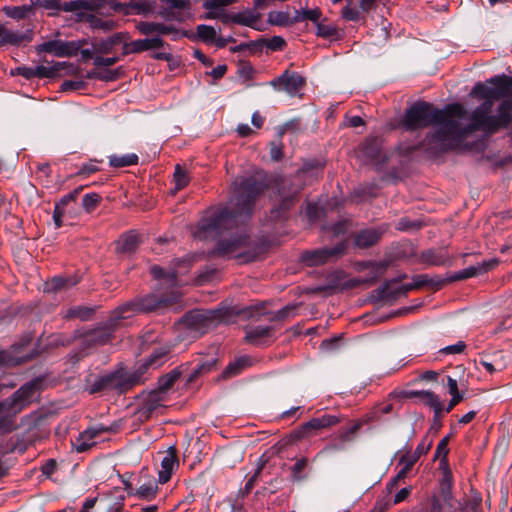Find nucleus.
<instances>
[{
    "instance_id": "58836bf2",
    "label": "nucleus",
    "mask_w": 512,
    "mask_h": 512,
    "mask_svg": "<svg viewBox=\"0 0 512 512\" xmlns=\"http://www.w3.org/2000/svg\"><path fill=\"white\" fill-rule=\"evenodd\" d=\"M109 165L113 168H122L138 164L139 157L135 153L125 155L112 154L108 156Z\"/></svg>"
},
{
    "instance_id": "6e6552de",
    "label": "nucleus",
    "mask_w": 512,
    "mask_h": 512,
    "mask_svg": "<svg viewBox=\"0 0 512 512\" xmlns=\"http://www.w3.org/2000/svg\"><path fill=\"white\" fill-rule=\"evenodd\" d=\"M120 320L121 319H115L114 310L111 318L104 325L75 335V338L81 340L79 352L81 357L89 355L90 350L109 343L114 337L113 333Z\"/></svg>"
},
{
    "instance_id": "e2e57ef3",
    "label": "nucleus",
    "mask_w": 512,
    "mask_h": 512,
    "mask_svg": "<svg viewBox=\"0 0 512 512\" xmlns=\"http://www.w3.org/2000/svg\"><path fill=\"white\" fill-rule=\"evenodd\" d=\"M150 272L158 280L165 279L169 282H174L177 279V272L175 270L168 271L157 265L152 266Z\"/></svg>"
},
{
    "instance_id": "bb28decb",
    "label": "nucleus",
    "mask_w": 512,
    "mask_h": 512,
    "mask_svg": "<svg viewBox=\"0 0 512 512\" xmlns=\"http://www.w3.org/2000/svg\"><path fill=\"white\" fill-rule=\"evenodd\" d=\"M383 230L367 228L360 230L355 236V244L359 248H369L375 245L382 237Z\"/></svg>"
},
{
    "instance_id": "5701e85b",
    "label": "nucleus",
    "mask_w": 512,
    "mask_h": 512,
    "mask_svg": "<svg viewBox=\"0 0 512 512\" xmlns=\"http://www.w3.org/2000/svg\"><path fill=\"white\" fill-rule=\"evenodd\" d=\"M97 437L99 436L95 427H88L72 441V447L78 453L86 452L96 445Z\"/></svg>"
},
{
    "instance_id": "09e8293b",
    "label": "nucleus",
    "mask_w": 512,
    "mask_h": 512,
    "mask_svg": "<svg viewBox=\"0 0 512 512\" xmlns=\"http://www.w3.org/2000/svg\"><path fill=\"white\" fill-rule=\"evenodd\" d=\"M454 501L444 502L436 495L432 496L427 512H456Z\"/></svg>"
},
{
    "instance_id": "e433bc0d",
    "label": "nucleus",
    "mask_w": 512,
    "mask_h": 512,
    "mask_svg": "<svg viewBox=\"0 0 512 512\" xmlns=\"http://www.w3.org/2000/svg\"><path fill=\"white\" fill-rule=\"evenodd\" d=\"M181 376V371L179 368H174L169 373L162 375L158 379V387L155 389L157 392L165 396L168 390H170L176 380Z\"/></svg>"
},
{
    "instance_id": "c9c22d12",
    "label": "nucleus",
    "mask_w": 512,
    "mask_h": 512,
    "mask_svg": "<svg viewBox=\"0 0 512 512\" xmlns=\"http://www.w3.org/2000/svg\"><path fill=\"white\" fill-rule=\"evenodd\" d=\"M37 54L50 53L56 57L63 58L66 52L63 50V40H49L39 44L35 48Z\"/></svg>"
},
{
    "instance_id": "412c9836",
    "label": "nucleus",
    "mask_w": 512,
    "mask_h": 512,
    "mask_svg": "<svg viewBox=\"0 0 512 512\" xmlns=\"http://www.w3.org/2000/svg\"><path fill=\"white\" fill-rule=\"evenodd\" d=\"M141 244V239L135 230L123 233L115 242V252L122 255L134 254Z\"/></svg>"
},
{
    "instance_id": "69168bd1",
    "label": "nucleus",
    "mask_w": 512,
    "mask_h": 512,
    "mask_svg": "<svg viewBox=\"0 0 512 512\" xmlns=\"http://www.w3.org/2000/svg\"><path fill=\"white\" fill-rule=\"evenodd\" d=\"M362 422H355L351 427L342 430L339 434V440L346 444L347 442H352L355 439V435L362 427Z\"/></svg>"
},
{
    "instance_id": "4be33fe9",
    "label": "nucleus",
    "mask_w": 512,
    "mask_h": 512,
    "mask_svg": "<svg viewBox=\"0 0 512 512\" xmlns=\"http://www.w3.org/2000/svg\"><path fill=\"white\" fill-rule=\"evenodd\" d=\"M179 466L178 451L176 447H170L161 460V470L158 474V481L165 484L171 479L172 473Z\"/></svg>"
},
{
    "instance_id": "79ce46f5",
    "label": "nucleus",
    "mask_w": 512,
    "mask_h": 512,
    "mask_svg": "<svg viewBox=\"0 0 512 512\" xmlns=\"http://www.w3.org/2000/svg\"><path fill=\"white\" fill-rule=\"evenodd\" d=\"M420 258L423 263L435 266L446 265L448 262L447 257L441 251L435 249L422 251Z\"/></svg>"
},
{
    "instance_id": "f704fd0d",
    "label": "nucleus",
    "mask_w": 512,
    "mask_h": 512,
    "mask_svg": "<svg viewBox=\"0 0 512 512\" xmlns=\"http://www.w3.org/2000/svg\"><path fill=\"white\" fill-rule=\"evenodd\" d=\"M78 20H86L90 22L91 26L94 29H100L103 31H111L115 28L116 23L113 20H104L102 18H98L92 14H87L86 12H81L77 14Z\"/></svg>"
},
{
    "instance_id": "9b49d317",
    "label": "nucleus",
    "mask_w": 512,
    "mask_h": 512,
    "mask_svg": "<svg viewBox=\"0 0 512 512\" xmlns=\"http://www.w3.org/2000/svg\"><path fill=\"white\" fill-rule=\"evenodd\" d=\"M85 390L89 394H97L105 391L115 390L118 394H123L121 384V370H115L102 376L89 374L86 379Z\"/></svg>"
},
{
    "instance_id": "a878e982",
    "label": "nucleus",
    "mask_w": 512,
    "mask_h": 512,
    "mask_svg": "<svg viewBox=\"0 0 512 512\" xmlns=\"http://www.w3.org/2000/svg\"><path fill=\"white\" fill-rule=\"evenodd\" d=\"M126 39V34L119 32L115 33L112 36L101 39L99 41H94L91 43L93 50L98 54H110L114 50V47L124 42Z\"/></svg>"
},
{
    "instance_id": "603ef678",
    "label": "nucleus",
    "mask_w": 512,
    "mask_h": 512,
    "mask_svg": "<svg viewBox=\"0 0 512 512\" xmlns=\"http://www.w3.org/2000/svg\"><path fill=\"white\" fill-rule=\"evenodd\" d=\"M196 40H201L204 43H215L217 38L216 30L209 25L200 24L196 27Z\"/></svg>"
},
{
    "instance_id": "c85d7f7f",
    "label": "nucleus",
    "mask_w": 512,
    "mask_h": 512,
    "mask_svg": "<svg viewBox=\"0 0 512 512\" xmlns=\"http://www.w3.org/2000/svg\"><path fill=\"white\" fill-rule=\"evenodd\" d=\"M431 445L432 442H429L427 446H425L424 442H421L417 445L413 453L407 452L406 454L402 455L399 459V464L403 466L401 469L409 474L421 455L427 453Z\"/></svg>"
},
{
    "instance_id": "423d86ee",
    "label": "nucleus",
    "mask_w": 512,
    "mask_h": 512,
    "mask_svg": "<svg viewBox=\"0 0 512 512\" xmlns=\"http://www.w3.org/2000/svg\"><path fill=\"white\" fill-rule=\"evenodd\" d=\"M174 303L175 300L172 297L158 296L154 293L137 296L115 309V319H126L132 314L160 311Z\"/></svg>"
},
{
    "instance_id": "9d476101",
    "label": "nucleus",
    "mask_w": 512,
    "mask_h": 512,
    "mask_svg": "<svg viewBox=\"0 0 512 512\" xmlns=\"http://www.w3.org/2000/svg\"><path fill=\"white\" fill-rule=\"evenodd\" d=\"M347 249V242L340 241L333 247H323L315 250H307L302 253V261L310 267L324 265L333 262L343 256Z\"/></svg>"
},
{
    "instance_id": "c03bdc74",
    "label": "nucleus",
    "mask_w": 512,
    "mask_h": 512,
    "mask_svg": "<svg viewBox=\"0 0 512 512\" xmlns=\"http://www.w3.org/2000/svg\"><path fill=\"white\" fill-rule=\"evenodd\" d=\"M157 492V482L155 480H150L149 482L142 484L138 489H136L133 495L139 499L151 501L156 497Z\"/></svg>"
},
{
    "instance_id": "37998d69",
    "label": "nucleus",
    "mask_w": 512,
    "mask_h": 512,
    "mask_svg": "<svg viewBox=\"0 0 512 512\" xmlns=\"http://www.w3.org/2000/svg\"><path fill=\"white\" fill-rule=\"evenodd\" d=\"M249 365L247 357H240L233 362H230L222 372L223 379H229L239 375L242 370Z\"/></svg>"
},
{
    "instance_id": "f8f14e48",
    "label": "nucleus",
    "mask_w": 512,
    "mask_h": 512,
    "mask_svg": "<svg viewBox=\"0 0 512 512\" xmlns=\"http://www.w3.org/2000/svg\"><path fill=\"white\" fill-rule=\"evenodd\" d=\"M361 151L366 160L378 171L385 168L392 155L383 149L382 140L379 137L367 138L362 144Z\"/></svg>"
},
{
    "instance_id": "338daca9",
    "label": "nucleus",
    "mask_w": 512,
    "mask_h": 512,
    "mask_svg": "<svg viewBox=\"0 0 512 512\" xmlns=\"http://www.w3.org/2000/svg\"><path fill=\"white\" fill-rule=\"evenodd\" d=\"M265 466V461H263L255 470L254 474L248 479L243 489L239 491V495L244 498L247 496L251 490L253 489L259 475L261 474L263 468Z\"/></svg>"
},
{
    "instance_id": "393cba45",
    "label": "nucleus",
    "mask_w": 512,
    "mask_h": 512,
    "mask_svg": "<svg viewBox=\"0 0 512 512\" xmlns=\"http://www.w3.org/2000/svg\"><path fill=\"white\" fill-rule=\"evenodd\" d=\"M3 33L0 36V47L5 45H20L22 42H30L33 38L32 30L25 32H14L2 25Z\"/></svg>"
},
{
    "instance_id": "aec40b11",
    "label": "nucleus",
    "mask_w": 512,
    "mask_h": 512,
    "mask_svg": "<svg viewBox=\"0 0 512 512\" xmlns=\"http://www.w3.org/2000/svg\"><path fill=\"white\" fill-rule=\"evenodd\" d=\"M274 326H254L246 330L245 340L255 346H269L276 339Z\"/></svg>"
},
{
    "instance_id": "f3484780",
    "label": "nucleus",
    "mask_w": 512,
    "mask_h": 512,
    "mask_svg": "<svg viewBox=\"0 0 512 512\" xmlns=\"http://www.w3.org/2000/svg\"><path fill=\"white\" fill-rule=\"evenodd\" d=\"M169 46L161 37L153 36L144 39L133 40L129 43L124 42L122 56L128 54H139L148 50L161 49Z\"/></svg>"
},
{
    "instance_id": "3c124183",
    "label": "nucleus",
    "mask_w": 512,
    "mask_h": 512,
    "mask_svg": "<svg viewBox=\"0 0 512 512\" xmlns=\"http://www.w3.org/2000/svg\"><path fill=\"white\" fill-rule=\"evenodd\" d=\"M267 21L274 26L288 27L292 25L290 14L284 11L269 12Z\"/></svg>"
},
{
    "instance_id": "dca6fc26",
    "label": "nucleus",
    "mask_w": 512,
    "mask_h": 512,
    "mask_svg": "<svg viewBox=\"0 0 512 512\" xmlns=\"http://www.w3.org/2000/svg\"><path fill=\"white\" fill-rule=\"evenodd\" d=\"M414 287V281L400 285L396 288L391 287V281H385L379 288L375 289L371 293V298L376 302L383 301H395L402 296H406L408 292L416 290Z\"/></svg>"
},
{
    "instance_id": "49530a36",
    "label": "nucleus",
    "mask_w": 512,
    "mask_h": 512,
    "mask_svg": "<svg viewBox=\"0 0 512 512\" xmlns=\"http://www.w3.org/2000/svg\"><path fill=\"white\" fill-rule=\"evenodd\" d=\"M121 370V384H122V391L123 394L128 392L130 389H132L134 386L142 384L145 382L146 378L139 376L136 372H130L126 373L123 369Z\"/></svg>"
},
{
    "instance_id": "7c9ffc66",
    "label": "nucleus",
    "mask_w": 512,
    "mask_h": 512,
    "mask_svg": "<svg viewBox=\"0 0 512 512\" xmlns=\"http://www.w3.org/2000/svg\"><path fill=\"white\" fill-rule=\"evenodd\" d=\"M217 364L218 358L216 356L201 358L199 362L196 364L195 368L190 373V375L188 376L187 382H194L200 376L215 370L217 368Z\"/></svg>"
},
{
    "instance_id": "ea45409f",
    "label": "nucleus",
    "mask_w": 512,
    "mask_h": 512,
    "mask_svg": "<svg viewBox=\"0 0 512 512\" xmlns=\"http://www.w3.org/2000/svg\"><path fill=\"white\" fill-rule=\"evenodd\" d=\"M388 264L386 262H377L371 264V270L359 282L366 285L375 284L386 272Z\"/></svg>"
},
{
    "instance_id": "20e7f679",
    "label": "nucleus",
    "mask_w": 512,
    "mask_h": 512,
    "mask_svg": "<svg viewBox=\"0 0 512 512\" xmlns=\"http://www.w3.org/2000/svg\"><path fill=\"white\" fill-rule=\"evenodd\" d=\"M460 107L447 104L443 108H438L426 101H417L406 109L402 118V126L406 131H416L429 126L435 128L444 125L447 112H456Z\"/></svg>"
},
{
    "instance_id": "4c0bfd02",
    "label": "nucleus",
    "mask_w": 512,
    "mask_h": 512,
    "mask_svg": "<svg viewBox=\"0 0 512 512\" xmlns=\"http://www.w3.org/2000/svg\"><path fill=\"white\" fill-rule=\"evenodd\" d=\"M2 11L7 17L16 20H22L28 18L34 13L33 5H21V6H4Z\"/></svg>"
},
{
    "instance_id": "0eeeda50",
    "label": "nucleus",
    "mask_w": 512,
    "mask_h": 512,
    "mask_svg": "<svg viewBox=\"0 0 512 512\" xmlns=\"http://www.w3.org/2000/svg\"><path fill=\"white\" fill-rule=\"evenodd\" d=\"M301 188L288 180H280L276 183V196L278 203L273 206L269 213V220L283 222L289 218L290 210L299 200Z\"/></svg>"
},
{
    "instance_id": "a211bd4d",
    "label": "nucleus",
    "mask_w": 512,
    "mask_h": 512,
    "mask_svg": "<svg viewBox=\"0 0 512 512\" xmlns=\"http://www.w3.org/2000/svg\"><path fill=\"white\" fill-rule=\"evenodd\" d=\"M498 265L497 259H490L488 261H482L480 263H477L476 265H472L468 268H465L463 270L454 272L450 274L446 279L447 283L457 282L466 280L472 277H476L479 275H482L484 273H487L488 271L494 269Z\"/></svg>"
},
{
    "instance_id": "052dcab7",
    "label": "nucleus",
    "mask_w": 512,
    "mask_h": 512,
    "mask_svg": "<svg viewBox=\"0 0 512 512\" xmlns=\"http://www.w3.org/2000/svg\"><path fill=\"white\" fill-rule=\"evenodd\" d=\"M341 16L346 21L358 22L361 20H365V17L360 11V9L351 6V3L342 8Z\"/></svg>"
},
{
    "instance_id": "4468645a",
    "label": "nucleus",
    "mask_w": 512,
    "mask_h": 512,
    "mask_svg": "<svg viewBox=\"0 0 512 512\" xmlns=\"http://www.w3.org/2000/svg\"><path fill=\"white\" fill-rule=\"evenodd\" d=\"M340 419L336 415L323 414L319 417H314L308 422L301 425L300 428L294 430L291 436L295 440H301L304 438L316 435L318 431L331 427L339 423Z\"/></svg>"
},
{
    "instance_id": "1a4fd4ad",
    "label": "nucleus",
    "mask_w": 512,
    "mask_h": 512,
    "mask_svg": "<svg viewBox=\"0 0 512 512\" xmlns=\"http://www.w3.org/2000/svg\"><path fill=\"white\" fill-rule=\"evenodd\" d=\"M226 318V313L223 309L211 310H192L183 315L181 324L188 330L203 335L209 329L216 326L217 323L222 322Z\"/></svg>"
},
{
    "instance_id": "a19ab883",
    "label": "nucleus",
    "mask_w": 512,
    "mask_h": 512,
    "mask_svg": "<svg viewBox=\"0 0 512 512\" xmlns=\"http://www.w3.org/2000/svg\"><path fill=\"white\" fill-rule=\"evenodd\" d=\"M259 18V14H254L252 11L247 10L241 13L233 14L230 19L235 24L248 26L253 29L260 30V28L256 27V21Z\"/></svg>"
},
{
    "instance_id": "4d7b16f0",
    "label": "nucleus",
    "mask_w": 512,
    "mask_h": 512,
    "mask_svg": "<svg viewBox=\"0 0 512 512\" xmlns=\"http://www.w3.org/2000/svg\"><path fill=\"white\" fill-rule=\"evenodd\" d=\"M174 181H175L174 193L185 188L190 182V178L187 175L186 170L183 169L180 164H177L175 166Z\"/></svg>"
},
{
    "instance_id": "6ab92c4d",
    "label": "nucleus",
    "mask_w": 512,
    "mask_h": 512,
    "mask_svg": "<svg viewBox=\"0 0 512 512\" xmlns=\"http://www.w3.org/2000/svg\"><path fill=\"white\" fill-rule=\"evenodd\" d=\"M165 401V396L157 392L156 390H151L144 397L140 407L136 411V416L139 421L146 422L153 416L154 412L163 407V402Z\"/></svg>"
},
{
    "instance_id": "6e6d98bb",
    "label": "nucleus",
    "mask_w": 512,
    "mask_h": 512,
    "mask_svg": "<svg viewBox=\"0 0 512 512\" xmlns=\"http://www.w3.org/2000/svg\"><path fill=\"white\" fill-rule=\"evenodd\" d=\"M157 15L164 19L165 22H177L182 23L185 21V15L183 10H170L159 8Z\"/></svg>"
},
{
    "instance_id": "864d4df0",
    "label": "nucleus",
    "mask_w": 512,
    "mask_h": 512,
    "mask_svg": "<svg viewBox=\"0 0 512 512\" xmlns=\"http://www.w3.org/2000/svg\"><path fill=\"white\" fill-rule=\"evenodd\" d=\"M65 12H85L91 10V2L88 0H72L69 2H61V9Z\"/></svg>"
},
{
    "instance_id": "b1692460",
    "label": "nucleus",
    "mask_w": 512,
    "mask_h": 512,
    "mask_svg": "<svg viewBox=\"0 0 512 512\" xmlns=\"http://www.w3.org/2000/svg\"><path fill=\"white\" fill-rule=\"evenodd\" d=\"M170 25L171 24L161 22L140 21L136 23L135 27L142 35L161 37V35H168L170 31H173Z\"/></svg>"
},
{
    "instance_id": "2eb2a0df",
    "label": "nucleus",
    "mask_w": 512,
    "mask_h": 512,
    "mask_svg": "<svg viewBox=\"0 0 512 512\" xmlns=\"http://www.w3.org/2000/svg\"><path fill=\"white\" fill-rule=\"evenodd\" d=\"M297 309L296 304H289L285 307L281 308L276 312H266L264 311V303H259L256 305H250L242 310L241 313L245 314L249 318H253L261 315H269V321L271 322H281L285 321L289 317L295 316V311Z\"/></svg>"
},
{
    "instance_id": "5fc2aeb1",
    "label": "nucleus",
    "mask_w": 512,
    "mask_h": 512,
    "mask_svg": "<svg viewBox=\"0 0 512 512\" xmlns=\"http://www.w3.org/2000/svg\"><path fill=\"white\" fill-rule=\"evenodd\" d=\"M449 439H450V436H446V437L442 438L436 447L435 458L440 459L439 468L449 467L448 458H447L448 453H449V449H448Z\"/></svg>"
},
{
    "instance_id": "bf43d9fd",
    "label": "nucleus",
    "mask_w": 512,
    "mask_h": 512,
    "mask_svg": "<svg viewBox=\"0 0 512 512\" xmlns=\"http://www.w3.org/2000/svg\"><path fill=\"white\" fill-rule=\"evenodd\" d=\"M91 2V10H101L106 7L111 8L114 11H121L124 8V4L117 2L116 0H88Z\"/></svg>"
},
{
    "instance_id": "de8ad7c7",
    "label": "nucleus",
    "mask_w": 512,
    "mask_h": 512,
    "mask_svg": "<svg viewBox=\"0 0 512 512\" xmlns=\"http://www.w3.org/2000/svg\"><path fill=\"white\" fill-rule=\"evenodd\" d=\"M169 353V346H157L153 349V351L151 352L148 359H146V361H148V364H150L153 368H158L165 362V359Z\"/></svg>"
},
{
    "instance_id": "cd10ccee",
    "label": "nucleus",
    "mask_w": 512,
    "mask_h": 512,
    "mask_svg": "<svg viewBox=\"0 0 512 512\" xmlns=\"http://www.w3.org/2000/svg\"><path fill=\"white\" fill-rule=\"evenodd\" d=\"M78 283V279L73 277L55 276L44 284V292L58 293L66 291Z\"/></svg>"
},
{
    "instance_id": "473e14b6",
    "label": "nucleus",
    "mask_w": 512,
    "mask_h": 512,
    "mask_svg": "<svg viewBox=\"0 0 512 512\" xmlns=\"http://www.w3.org/2000/svg\"><path fill=\"white\" fill-rule=\"evenodd\" d=\"M412 394L421 398L425 405L433 408L435 412V419L441 418L443 413V406L439 397L432 391H413Z\"/></svg>"
},
{
    "instance_id": "39448f33",
    "label": "nucleus",
    "mask_w": 512,
    "mask_h": 512,
    "mask_svg": "<svg viewBox=\"0 0 512 512\" xmlns=\"http://www.w3.org/2000/svg\"><path fill=\"white\" fill-rule=\"evenodd\" d=\"M41 387V380L34 379L22 385L10 397L0 401V430L11 432L14 429L13 418L25 409Z\"/></svg>"
},
{
    "instance_id": "f257e3e1",
    "label": "nucleus",
    "mask_w": 512,
    "mask_h": 512,
    "mask_svg": "<svg viewBox=\"0 0 512 512\" xmlns=\"http://www.w3.org/2000/svg\"><path fill=\"white\" fill-rule=\"evenodd\" d=\"M235 185L229 206L208 209L196 225L194 236L197 239L217 241L207 251L209 259L224 258L251 245V238L244 230H234L251 218L255 202L268 188V183L265 177L252 175L243 177Z\"/></svg>"
},
{
    "instance_id": "f03ea898",
    "label": "nucleus",
    "mask_w": 512,
    "mask_h": 512,
    "mask_svg": "<svg viewBox=\"0 0 512 512\" xmlns=\"http://www.w3.org/2000/svg\"><path fill=\"white\" fill-rule=\"evenodd\" d=\"M460 107L455 113L447 112L444 125L430 130L425 137L417 144L415 149L422 150L429 157H440L449 152H463L471 150L472 146L466 142L467 138L475 132L482 131L485 135L491 136L497 132L491 131L481 116L476 113L470 114V123L463 126L460 119L466 115V110L459 103H452Z\"/></svg>"
},
{
    "instance_id": "8fccbe9b",
    "label": "nucleus",
    "mask_w": 512,
    "mask_h": 512,
    "mask_svg": "<svg viewBox=\"0 0 512 512\" xmlns=\"http://www.w3.org/2000/svg\"><path fill=\"white\" fill-rule=\"evenodd\" d=\"M95 309L87 306H75L69 308L66 312L65 317L67 319L78 318L82 321H88L94 314Z\"/></svg>"
},
{
    "instance_id": "c756f323",
    "label": "nucleus",
    "mask_w": 512,
    "mask_h": 512,
    "mask_svg": "<svg viewBox=\"0 0 512 512\" xmlns=\"http://www.w3.org/2000/svg\"><path fill=\"white\" fill-rule=\"evenodd\" d=\"M441 470V478L439 479V498H442L444 502L454 501L452 494L453 487V475L449 467L439 468Z\"/></svg>"
},
{
    "instance_id": "680f3d73",
    "label": "nucleus",
    "mask_w": 512,
    "mask_h": 512,
    "mask_svg": "<svg viewBox=\"0 0 512 512\" xmlns=\"http://www.w3.org/2000/svg\"><path fill=\"white\" fill-rule=\"evenodd\" d=\"M101 200L100 194L96 192L87 193L82 198V207L86 212L90 213L97 208Z\"/></svg>"
},
{
    "instance_id": "ddd939ff",
    "label": "nucleus",
    "mask_w": 512,
    "mask_h": 512,
    "mask_svg": "<svg viewBox=\"0 0 512 512\" xmlns=\"http://www.w3.org/2000/svg\"><path fill=\"white\" fill-rule=\"evenodd\" d=\"M306 81L298 72L285 70L280 76L275 77L269 85L277 92H285L294 97L305 85Z\"/></svg>"
},
{
    "instance_id": "7ed1b4c3",
    "label": "nucleus",
    "mask_w": 512,
    "mask_h": 512,
    "mask_svg": "<svg viewBox=\"0 0 512 512\" xmlns=\"http://www.w3.org/2000/svg\"><path fill=\"white\" fill-rule=\"evenodd\" d=\"M470 94L485 99L472 114L478 113L491 131L499 132L509 127L512 123V76L495 75L486 83L478 82Z\"/></svg>"
},
{
    "instance_id": "774afa93",
    "label": "nucleus",
    "mask_w": 512,
    "mask_h": 512,
    "mask_svg": "<svg viewBox=\"0 0 512 512\" xmlns=\"http://www.w3.org/2000/svg\"><path fill=\"white\" fill-rule=\"evenodd\" d=\"M469 511L472 512H483L482 510V496L476 490H471L469 499L465 502Z\"/></svg>"
},
{
    "instance_id": "72a5a7b5",
    "label": "nucleus",
    "mask_w": 512,
    "mask_h": 512,
    "mask_svg": "<svg viewBox=\"0 0 512 512\" xmlns=\"http://www.w3.org/2000/svg\"><path fill=\"white\" fill-rule=\"evenodd\" d=\"M64 66L70 68L71 73L78 72V67L74 66L72 63L67 62H58L52 67H45L42 65L34 67L35 78H51L56 75V73Z\"/></svg>"
},
{
    "instance_id": "2f4dec72",
    "label": "nucleus",
    "mask_w": 512,
    "mask_h": 512,
    "mask_svg": "<svg viewBox=\"0 0 512 512\" xmlns=\"http://www.w3.org/2000/svg\"><path fill=\"white\" fill-rule=\"evenodd\" d=\"M210 479L204 472L197 475L195 478L190 479L188 482V488L190 489L189 497L193 499L198 496H205L209 492Z\"/></svg>"
},
{
    "instance_id": "a18cd8bd",
    "label": "nucleus",
    "mask_w": 512,
    "mask_h": 512,
    "mask_svg": "<svg viewBox=\"0 0 512 512\" xmlns=\"http://www.w3.org/2000/svg\"><path fill=\"white\" fill-rule=\"evenodd\" d=\"M413 280H414V287H416L417 289H420L423 287H434L436 289H439L443 285L446 284L445 279H441L439 277L431 278L427 274L415 275L413 277Z\"/></svg>"
},
{
    "instance_id": "0e129e2a",
    "label": "nucleus",
    "mask_w": 512,
    "mask_h": 512,
    "mask_svg": "<svg viewBox=\"0 0 512 512\" xmlns=\"http://www.w3.org/2000/svg\"><path fill=\"white\" fill-rule=\"evenodd\" d=\"M308 465L307 458H301L296 461V463L291 467V480L293 482H300L305 479V476L302 474Z\"/></svg>"
},
{
    "instance_id": "13d9d810",
    "label": "nucleus",
    "mask_w": 512,
    "mask_h": 512,
    "mask_svg": "<svg viewBox=\"0 0 512 512\" xmlns=\"http://www.w3.org/2000/svg\"><path fill=\"white\" fill-rule=\"evenodd\" d=\"M257 45L266 46L271 51H282L286 47V41L281 36H273L270 39H260Z\"/></svg>"
}]
</instances>
